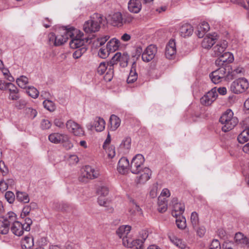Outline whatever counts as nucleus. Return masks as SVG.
<instances>
[{
    "label": "nucleus",
    "instance_id": "f257e3e1",
    "mask_svg": "<svg viewBox=\"0 0 249 249\" xmlns=\"http://www.w3.org/2000/svg\"><path fill=\"white\" fill-rule=\"evenodd\" d=\"M61 35L56 36L51 33L48 35V44L50 46H60L66 42L70 38V46L71 48L78 49L84 47L85 40L83 34L79 30L70 27L63 29Z\"/></svg>",
    "mask_w": 249,
    "mask_h": 249
},
{
    "label": "nucleus",
    "instance_id": "f03ea898",
    "mask_svg": "<svg viewBox=\"0 0 249 249\" xmlns=\"http://www.w3.org/2000/svg\"><path fill=\"white\" fill-rule=\"evenodd\" d=\"M219 122L223 125L222 127V131L228 132L237 125L238 120L237 117L233 116L232 111L228 109L220 117Z\"/></svg>",
    "mask_w": 249,
    "mask_h": 249
},
{
    "label": "nucleus",
    "instance_id": "7ed1b4c3",
    "mask_svg": "<svg viewBox=\"0 0 249 249\" xmlns=\"http://www.w3.org/2000/svg\"><path fill=\"white\" fill-rule=\"evenodd\" d=\"M103 17L99 14L95 13L89 20L86 21L83 25V29L87 33L97 32L100 28L102 22Z\"/></svg>",
    "mask_w": 249,
    "mask_h": 249
},
{
    "label": "nucleus",
    "instance_id": "20e7f679",
    "mask_svg": "<svg viewBox=\"0 0 249 249\" xmlns=\"http://www.w3.org/2000/svg\"><path fill=\"white\" fill-rule=\"evenodd\" d=\"M218 67V69L212 71L209 75L211 81L215 84L225 80L227 77L229 78L231 70V68L227 66L226 68L222 66Z\"/></svg>",
    "mask_w": 249,
    "mask_h": 249
},
{
    "label": "nucleus",
    "instance_id": "39448f33",
    "mask_svg": "<svg viewBox=\"0 0 249 249\" xmlns=\"http://www.w3.org/2000/svg\"><path fill=\"white\" fill-rule=\"evenodd\" d=\"M32 224V220L30 218H26L23 224L16 221L11 227V231L15 235L20 236L23 234L24 231H29L31 229V225Z\"/></svg>",
    "mask_w": 249,
    "mask_h": 249
},
{
    "label": "nucleus",
    "instance_id": "423d86ee",
    "mask_svg": "<svg viewBox=\"0 0 249 249\" xmlns=\"http://www.w3.org/2000/svg\"><path fill=\"white\" fill-rule=\"evenodd\" d=\"M249 87V83L245 78H238L232 82L231 90L235 94H239L245 91Z\"/></svg>",
    "mask_w": 249,
    "mask_h": 249
},
{
    "label": "nucleus",
    "instance_id": "0eeeda50",
    "mask_svg": "<svg viewBox=\"0 0 249 249\" xmlns=\"http://www.w3.org/2000/svg\"><path fill=\"white\" fill-rule=\"evenodd\" d=\"M144 160V157L142 154H138L135 155L132 158L131 162L130 169L131 173L134 174H138L141 170L144 168L142 166Z\"/></svg>",
    "mask_w": 249,
    "mask_h": 249
},
{
    "label": "nucleus",
    "instance_id": "6e6552de",
    "mask_svg": "<svg viewBox=\"0 0 249 249\" xmlns=\"http://www.w3.org/2000/svg\"><path fill=\"white\" fill-rule=\"evenodd\" d=\"M99 175V172L95 170L90 166H86L81 170L79 180L82 182H86L88 179H92L97 178Z\"/></svg>",
    "mask_w": 249,
    "mask_h": 249
},
{
    "label": "nucleus",
    "instance_id": "1a4fd4ad",
    "mask_svg": "<svg viewBox=\"0 0 249 249\" xmlns=\"http://www.w3.org/2000/svg\"><path fill=\"white\" fill-rule=\"evenodd\" d=\"M233 60V54L229 52H226L219 56V58L215 60V63L217 66H222L225 68L227 66L231 68L230 64L232 62Z\"/></svg>",
    "mask_w": 249,
    "mask_h": 249
},
{
    "label": "nucleus",
    "instance_id": "9d476101",
    "mask_svg": "<svg viewBox=\"0 0 249 249\" xmlns=\"http://www.w3.org/2000/svg\"><path fill=\"white\" fill-rule=\"evenodd\" d=\"M66 125L68 130L75 136H80L84 134V131L81 126L71 120L68 121Z\"/></svg>",
    "mask_w": 249,
    "mask_h": 249
},
{
    "label": "nucleus",
    "instance_id": "9b49d317",
    "mask_svg": "<svg viewBox=\"0 0 249 249\" xmlns=\"http://www.w3.org/2000/svg\"><path fill=\"white\" fill-rule=\"evenodd\" d=\"M217 95L216 89H212L201 97L200 99L201 103L205 106H210L216 100Z\"/></svg>",
    "mask_w": 249,
    "mask_h": 249
},
{
    "label": "nucleus",
    "instance_id": "f8f14e48",
    "mask_svg": "<svg viewBox=\"0 0 249 249\" xmlns=\"http://www.w3.org/2000/svg\"><path fill=\"white\" fill-rule=\"evenodd\" d=\"M173 208L172 214L173 216H177L178 215H182L185 210L184 203L178 202L177 198H173L171 200L170 204Z\"/></svg>",
    "mask_w": 249,
    "mask_h": 249
},
{
    "label": "nucleus",
    "instance_id": "ddd939ff",
    "mask_svg": "<svg viewBox=\"0 0 249 249\" xmlns=\"http://www.w3.org/2000/svg\"><path fill=\"white\" fill-rule=\"evenodd\" d=\"M138 174L139 175L135 179L136 183L137 184H144L150 179L151 171L148 167H144Z\"/></svg>",
    "mask_w": 249,
    "mask_h": 249
},
{
    "label": "nucleus",
    "instance_id": "4468645a",
    "mask_svg": "<svg viewBox=\"0 0 249 249\" xmlns=\"http://www.w3.org/2000/svg\"><path fill=\"white\" fill-rule=\"evenodd\" d=\"M106 19L107 22L113 26L121 27L123 25V17L120 12H116L110 15Z\"/></svg>",
    "mask_w": 249,
    "mask_h": 249
},
{
    "label": "nucleus",
    "instance_id": "2eb2a0df",
    "mask_svg": "<svg viewBox=\"0 0 249 249\" xmlns=\"http://www.w3.org/2000/svg\"><path fill=\"white\" fill-rule=\"evenodd\" d=\"M157 48L154 45L148 46L142 54V60L144 62H149L152 60L156 53Z\"/></svg>",
    "mask_w": 249,
    "mask_h": 249
},
{
    "label": "nucleus",
    "instance_id": "dca6fc26",
    "mask_svg": "<svg viewBox=\"0 0 249 249\" xmlns=\"http://www.w3.org/2000/svg\"><path fill=\"white\" fill-rule=\"evenodd\" d=\"M128 59L129 55L127 53L122 54L121 53H117L110 62H112L114 66L116 64L117 62L119 61L120 66L122 67H125L127 65Z\"/></svg>",
    "mask_w": 249,
    "mask_h": 249
},
{
    "label": "nucleus",
    "instance_id": "f3484780",
    "mask_svg": "<svg viewBox=\"0 0 249 249\" xmlns=\"http://www.w3.org/2000/svg\"><path fill=\"white\" fill-rule=\"evenodd\" d=\"M176 43L174 39L169 40L165 48V55L169 59H173L176 54Z\"/></svg>",
    "mask_w": 249,
    "mask_h": 249
},
{
    "label": "nucleus",
    "instance_id": "a211bd4d",
    "mask_svg": "<svg viewBox=\"0 0 249 249\" xmlns=\"http://www.w3.org/2000/svg\"><path fill=\"white\" fill-rule=\"evenodd\" d=\"M216 37L217 35L216 33L206 35L202 41V47L205 49L211 48L217 39Z\"/></svg>",
    "mask_w": 249,
    "mask_h": 249
},
{
    "label": "nucleus",
    "instance_id": "6ab92c4d",
    "mask_svg": "<svg viewBox=\"0 0 249 249\" xmlns=\"http://www.w3.org/2000/svg\"><path fill=\"white\" fill-rule=\"evenodd\" d=\"M7 92L9 100L18 101L20 98L19 89L13 83L7 90Z\"/></svg>",
    "mask_w": 249,
    "mask_h": 249
},
{
    "label": "nucleus",
    "instance_id": "aec40b11",
    "mask_svg": "<svg viewBox=\"0 0 249 249\" xmlns=\"http://www.w3.org/2000/svg\"><path fill=\"white\" fill-rule=\"evenodd\" d=\"M130 166L128 159L125 157H123L119 160L117 170L120 174H124L127 172Z\"/></svg>",
    "mask_w": 249,
    "mask_h": 249
},
{
    "label": "nucleus",
    "instance_id": "412c9836",
    "mask_svg": "<svg viewBox=\"0 0 249 249\" xmlns=\"http://www.w3.org/2000/svg\"><path fill=\"white\" fill-rule=\"evenodd\" d=\"M105 124V121L103 118L96 117L94 120L93 124H90V126H88V128L92 129V127H94L96 131L101 132L104 130Z\"/></svg>",
    "mask_w": 249,
    "mask_h": 249
},
{
    "label": "nucleus",
    "instance_id": "4be33fe9",
    "mask_svg": "<svg viewBox=\"0 0 249 249\" xmlns=\"http://www.w3.org/2000/svg\"><path fill=\"white\" fill-rule=\"evenodd\" d=\"M228 46V42L226 40H223L218 42L213 48L214 54L219 56L225 53V51Z\"/></svg>",
    "mask_w": 249,
    "mask_h": 249
},
{
    "label": "nucleus",
    "instance_id": "5701e85b",
    "mask_svg": "<svg viewBox=\"0 0 249 249\" xmlns=\"http://www.w3.org/2000/svg\"><path fill=\"white\" fill-rule=\"evenodd\" d=\"M49 140L52 143H60L65 141L67 139V135L59 133H53L49 135Z\"/></svg>",
    "mask_w": 249,
    "mask_h": 249
},
{
    "label": "nucleus",
    "instance_id": "b1692460",
    "mask_svg": "<svg viewBox=\"0 0 249 249\" xmlns=\"http://www.w3.org/2000/svg\"><path fill=\"white\" fill-rule=\"evenodd\" d=\"M141 8L142 4L140 0H130L128 3V9L132 13H138Z\"/></svg>",
    "mask_w": 249,
    "mask_h": 249
},
{
    "label": "nucleus",
    "instance_id": "393cba45",
    "mask_svg": "<svg viewBox=\"0 0 249 249\" xmlns=\"http://www.w3.org/2000/svg\"><path fill=\"white\" fill-rule=\"evenodd\" d=\"M210 29L209 24L205 21L201 22L197 28L196 34L199 38L203 37Z\"/></svg>",
    "mask_w": 249,
    "mask_h": 249
},
{
    "label": "nucleus",
    "instance_id": "a878e982",
    "mask_svg": "<svg viewBox=\"0 0 249 249\" xmlns=\"http://www.w3.org/2000/svg\"><path fill=\"white\" fill-rule=\"evenodd\" d=\"M193 31V28L190 24H183L179 29L181 36L184 37L191 36Z\"/></svg>",
    "mask_w": 249,
    "mask_h": 249
},
{
    "label": "nucleus",
    "instance_id": "bb28decb",
    "mask_svg": "<svg viewBox=\"0 0 249 249\" xmlns=\"http://www.w3.org/2000/svg\"><path fill=\"white\" fill-rule=\"evenodd\" d=\"M168 236L171 242L178 248L181 249L186 248L187 245L182 239H179L171 234H169Z\"/></svg>",
    "mask_w": 249,
    "mask_h": 249
},
{
    "label": "nucleus",
    "instance_id": "cd10ccee",
    "mask_svg": "<svg viewBox=\"0 0 249 249\" xmlns=\"http://www.w3.org/2000/svg\"><path fill=\"white\" fill-rule=\"evenodd\" d=\"M22 249H32L34 245L33 237L31 236H25L21 242Z\"/></svg>",
    "mask_w": 249,
    "mask_h": 249
},
{
    "label": "nucleus",
    "instance_id": "c85d7f7f",
    "mask_svg": "<svg viewBox=\"0 0 249 249\" xmlns=\"http://www.w3.org/2000/svg\"><path fill=\"white\" fill-rule=\"evenodd\" d=\"M234 240L237 244L242 246L249 245L248 238L241 232H238L235 234L234 236Z\"/></svg>",
    "mask_w": 249,
    "mask_h": 249
},
{
    "label": "nucleus",
    "instance_id": "c756f323",
    "mask_svg": "<svg viewBox=\"0 0 249 249\" xmlns=\"http://www.w3.org/2000/svg\"><path fill=\"white\" fill-rule=\"evenodd\" d=\"M136 63L134 62L132 65L130 70L129 74L127 79L128 83H133L136 81L138 78V74L136 72Z\"/></svg>",
    "mask_w": 249,
    "mask_h": 249
},
{
    "label": "nucleus",
    "instance_id": "7c9ffc66",
    "mask_svg": "<svg viewBox=\"0 0 249 249\" xmlns=\"http://www.w3.org/2000/svg\"><path fill=\"white\" fill-rule=\"evenodd\" d=\"M131 229V227L129 225H123L118 229L116 231V233L120 238L123 239L127 237Z\"/></svg>",
    "mask_w": 249,
    "mask_h": 249
},
{
    "label": "nucleus",
    "instance_id": "2f4dec72",
    "mask_svg": "<svg viewBox=\"0 0 249 249\" xmlns=\"http://www.w3.org/2000/svg\"><path fill=\"white\" fill-rule=\"evenodd\" d=\"M120 41L114 38L107 42V47L110 53H112L118 49Z\"/></svg>",
    "mask_w": 249,
    "mask_h": 249
},
{
    "label": "nucleus",
    "instance_id": "473e14b6",
    "mask_svg": "<svg viewBox=\"0 0 249 249\" xmlns=\"http://www.w3.org/2000/svg\"><path fill=\"white\" fill-rule=\"evenodd\" d=\"M109 122L110 124V129L114 131L120 126L121 123L120 119L115 115H111L110 117Z\"/></svg>",
    "mask_w": 249,
    "mask_h": 249
},
{
    "label": "nucleus",
    "instance_id": "72a5a7b5",
    "mask_svg": "<svg viewBox=\"0 0 249 249\" xmlns=\"http://www.w3.org/2000/svg\"><path fill=\"white\" fill-rule=\"evenodd\" d=\"M237 140L241 143H244L249 140V127L244 129L238 136Z\"/></svg>",
    "mask_w": 249,
    "mask_h": 249
},
{
    "label": "nucleus",
    "instance_id": "f704fd0d",
    "mask_svg": "<svg viewBox=\"0 0 249 249\" xmlns=\"http://www.w3.org/2000/svg\"><path fill=\"white\" fill-rule=\"evenodd\" d=\"M1 220H4L10 225L13 224L17 221V215L14 212H10L6 215L1 217Z\"/></svg>",
    "mask_w": 249,
    "mask_h": 249
},
{
    "label": "nucleus",
    "instance_id": "c9c22d12",
    "mask_svg": "<svg viewBox=\"0 0 249 249\" xmlns=\"http://www.w3.org/2000/svg\"><path fill=\"white\" fill-rule=\"evenodd\" d=\"M158 210L160 213H164L167 209V201L165 198H161L158 197Z\"/></svg>",
    "mask_w": 249,
    "mask_h": 249
},
{
    "label": "nucleus",
    "instance_id": "e433bc0d",
    "mask_svg": "<svg viewBox=\"0 0 249 249\" xmlns=\"http://www.w3.org/2000/svg\"><path fill=\"white\" fill-rule=\"evenodd\" d=\"M16 198L18 201L23 203H28L30 201L28 195L23 192L17 191L16 193Z\"/></svg>",
    "mask_w": 249,
    "mask_h": 249
},
{
    "label": "nucleus",
    "instance_id": "4c0bfd02",
    "mask_svg": "<svg viewBox=\"0 0 249 249\" xmlns=\"http://www.w3.org/2000/svg\"><path fill=\"white\" fill-rule=\"evenodd\" d=\"M176 217V223L178 228L183 230L186 227V218L182 215H178Z\"/></svg>",
    "mask_w": 249,
    "mask_h": 249
},
{
    "label": "nucleus",
    "instance_id": "58836bf2",
    "mask_svg": "<svg viewBox=\"0 0 249 249\" xmlns=\"http://www.w3.org/2000/svg\"><path fill=\"white\" fill-rule=\"evenodd\" d=\"M109 64L108 69L104 76V79L106 81H110L113 77L114 75V66L112 64V62H110Z\"/></svg>",
    "mask_w": 249,
    "mask_h": 249
},
{
    "label": "nucleus",
    "instance_id": "ea45409f",
    "mask_svg": "<svg viewBox=\"0 0 249 249\" xmlns=\"http://www.w3.org/2000/svg\"><path fill=\"white\" fill-rule=\"evenodd\" d=\"M16 82L18 85L21 88L26 89L27 85L29 83V80L26 76L21 75L17 79Z\"/></svg>",
    "mask_w": 249,
    "mask_h": 249
},
{
    "label": "nucleus",
    "instance_id": "a19ab883",
    "mask_svg": "<svg viewBox=\"0 0 249 249\" xmlns=\"http://www.w3.org/2000/svg\"><path fill=\"white\" fill-rule=\"evenodd\" d=\"M130 206L131 208L129 210V213L131 214H135L136 213L140 214H142L141 208L134 200L131 201Z\"/></svg>",
    "mask_w": 249,
    "mask_h": 249
},
{
    "label": "nucleus",
    "instance_id": "79ce46f5",
    "mask_svg": "<svg viewBox=\"0 0 249 249\" xmlns=\"http://www.w3.org/2000/svg\"><path fill=\"white\" fill-rule=\"evenodd\" d=\"M26 93L29 96L34 99L37 98L39 93L38 90L36 88L33 86L28 87L26 89Z\"/></svg>",
    "mask_w": 249,
    "mask_h": 249
},
{
    "label": "nucleus",
    "instance_id": "37998d69",
    "mask_svg": "<svg viewBox=\"0 0 249 249\" xmlns=\"http://www.w3.org/2000/svg\"><path fill=\"white\" fill-rule=\"evenodd\" d=\"M36 207L37 204L35 202H32L29 205L25 206L22 209L21 216H26L30 213L32 209H35Z\"/></svg>",
    "mask_w": 249,
    "mask_h": 249
},
{
    "label": "nucleus",
    "instance_id": "c03bdc74",
    "mask_svg": "<svg viewBox=\"0 0 249 249\" xmlns=\"http://www.w3.org/2000/svg\"><path fill=\"white\" fill-rule=\"evenodd\" d=\"M109 64H110V61L107 62H101L97 68V73L100 75L104 74L105 72L108 69Z\"/></svg>",
    "mask_w": 249,
    "mask_h": 249
},
{
    "label": "nucleus",
    "instance_id": "a18cd8bd",
    "mask_svg": "<svg viewBox=\"0 0 249 249\" xmlns=\"http://www.w3.org/2000/svg\"><path fill=\"white\" fill-rule=\"evenodd\" d=\"M10 224L3 220H0V233L2 234H7L9 231Z\"/></svg>",
    "mask_w": 249,
    "mask_h": 249
},
{
    "label": "nucleus",
    "instance_id": "49530a36",
    "mask_svg": "<svg viewBox=\"0 0 249 249\" xmlns=\"http://www.w3.org/2000/svg\"><path fill=\"white\" fill-rule=\"evenodd\" d=\"M43 105L46 109L50 112L53 111L55 109L54 103L51 100H45L43 102Z\"/></svg>",
    "mask_w": 249,
    "mask_h": 249
},
{
    "label": "nucleus",
    "instance_id": "de8ad7c7",
    "mask_svg": "<svg viewBox=\"0 0 249 249\" xmlns=\"http://www.w3.org/2000/svg\"><path fill=\"white\" fill-rule=\"evenodd\" d=\"M191 221L194 228H196L198 226L199 224L198 215L196 212L191 213Z\"/></svg>",
    "mask_w": 249,
    "mask_h": 249
},
{
    "label": "nucleus",
    "instance_id": "09e8293b",
    "mask_svg": "<svg viewBox=\"0 0 249 249\" xmlns=\"http://www.w3.org/2000/svg\"><path fill=\"white\" fill-rule=\"evenodd\" d=\"M87 49L86 47H82L78 48L72 54L73 57L74 59H78L80 58L84 53L86 52Z\"/></svg>",
    "mask_w": 249,
    "mask_h": 249
},
{
    "label": "nucleus",
    "instance_id": "8fccbe9b",
    "mask_svg": "<svg viewBox=\"0 0 249 249\" xmlns=\"http://www.w3.org/2000/svg\"><path fill=\"white\" fill-rule=\"evenodd\" d=\"M25 113L29 118L34 119L36 116L37 112L32 107H27L25 109Z\"/></svg>",
    "mask_w": 249,
    "mask_h": 249
},
{
    "label": "nucleus",
    "instance_id": "3c124183",
    "mask_svg": "<svg viewBox=\"0 0 249 249\" xmlns=\"http://www.w3.org/2000/svg\"><path fill=\"white\" fill-rule=\"evenodd\" d=\"M132 249H143V241L139 239L134 240L132 242Z\"/></svg>",
    "mask_w": 249,
    "mask_h": 249
},
{
    "label": "nucleus",
    "instance_id": "603ef678",
    "mask_svg": "<svg viewBox=\"0 0 249 249\" xmlns=\"http://www.w3.org/2000/svg\"><path fill=\"white\" fill-rule=\"evenodd\" d=\"M110 53V52L109 51L107 47L106 48L102 47L99 50L98 55L100 57L104 59L107 58Z\"/></svg>",
    "mask_w": 249,
    "mask_h": 249
},
{
    "label": "nucleus",
    "instance_id": "864d4df0",
    "mask_svg": "<svg viewBox=\"0 0 249 249\" xmlns=\"http://www.w3.org/2000/svg\"><path fill=\"white\" fill-rule=\"evenodd\" d=\"M131 139L129 137H126L124 138L122 141L121 146L124 148L126 150L130 149L131 147Z\"/></svg>",
    "mask_w": 249,
    "mask_h": 249
},
{
    "label": "nucleus",
    "instance_id": "5fc2aeb1",
    "mask_svg": "<svg viewBox=\"0 0 249 249\" xmlns=\"http://www.w3.org/2000/svg\"><path fill=\"white\" fill-rule=\"evenodd\" d=\"M97 193L99 196H105L108 194V189L105 186H101L97 190Z\"/></svg>",
    "mask_w": 249,
    "mask_h": 249
},
{
    "label": "nucleus",
    "instance_id": "6e6d98bb",
    "mask_svg": "<svg viewBox=\"0 0 249 249\" xmlns=\"http://www.w3.org/2000/svg\"><path fill=\"white\" fill-rule=\"evenodd\" d=\"M52 125L51 122L46 119H43L40 123V126L42 129L45 130L49 129Z\"/></svg>",
    "mask_w": 249,
    "mask_h": 249
},
{
    "label": "nucleus",
    "instance_id": "4d7b16f0",
    "mask_svg": "<svg viewBox=\"0 0 249 249\" xmlns=\"http://www.w3.org/2000/svg\"><path fill=\"white\" fill-rule=\"evenodd\" d=\"M158 189V184L157 183L154 184L150 189L149 195L152 198H155L157 196Z\"/></svg>",
    "mask_w": 249,
    "mask_h": 249
},
{
    "label": "nucleus",
    "instance_id": "13d9d810",
    "mask_svg": "<svg viewBox=\"0 0 249 249\" xmlns=\"http://www.w3.org/2000/svg\"><path fill=\"white\" fill-rule=\"evenodd\" d=\"M12 84L11 82H7L4 80H0V90L7 91Z\"/></svg>",
    "mask_w": 249,
    "mask_h": 249
},
{
    "label": "nucleus",
    "instance_id": "bf43d9fd",
    "mask_svg": "<svg viewBox=\"0 0 249 249\" xmlns=\"http://www.w3.org/2000/svg\"><path fill=\"white\" fill-rule=\"evenodd\" d=\"M5 197L7 202L9 203H13L15 200V196L13 192L11 191H8L5 194Z\"/></svg>",
    "mask_w": 249,
    "mask_h": 249
},
{
    "label": "nucleus",
    "instance_id": "052dcab7",
    "mask_svg": "<svg viewBox=\"0 0 249 249\" xmlns=\"http://www.w3.org/2000/svg\"><path fill=\"white\" fill-rule=\"evenodd\" d=\"M17 102L15 104V107L19 109H21L23 108L27 104V102L26 100L23 99H18V100L16 101Z\"/></svg>",
    "mask_w": 249,
    "mask_h": 249
},
{
    "label": "nucleus",
    "instance_id": "680f3d73",
    "mask_svg": "<svg viewBox=\"0 0 249 249\" xmlns=\"http://www.w3.org/2000/svg\"><path fill=\"white\" fill-rule=\"evenodd\" d=\"M133 240V239L128 237L127 236V237L122 239L123 244L124 246L129 248L132 247V242Z\"/></svg>",
    "mask_w": 249,
    "mask_h": 249
},
{
    "label": "nucleus",
    "instance_id": "e2e57ef3",
    "mask_svg": "<svg viewBox=\"0 0 249 249\" xmlns=\"http://www.w3.org/2000/svg\"><path fill=\"white\" fill-rule=\"evenodd\" d=\"M107 154V156L109 158L112 159L115 156V147L113 146H111L108 148L106 147L105 149Z\"/></svg>",
    "mask_w": 249,
    "mask_h": 249
},
{
    "label": "nucleus",
    "instance_id": "0e129e2a",
    "mask_svg": "<svg viewBox=\"0 0 249 249\" xmlns=\"http://www.w3.org/2000/svg\"><path fill=\"white\" fill-rule=\"evenodd\" d=\"M209 249H221L220 243L218 240H213L210 245Z\"/></svg>",
    "mask_w": 249,
    "mask_h": 249
},
{
    "label": "nucleus",
    "instance_id": "69168bd1",
    "mask_svg": "<svg viewBox=\"0 0 249 249\" xmlns=\"http://www.w3.org/2000/svg\"><path fill=\"white\" fill-rule=\"evenodd\" d=\"M98 202L100 206L106 207H109V203L103 196H99L98 199Z\"/></svg>",
    "mask_w": 249,
    "mask_h": 249
},
{
    "label": "nucleus",
    "instance_id": "338daca9",
    "mask_svg": "<svg viewBox=\"0 0 249 249\" xmlns=\"http://www.w3.org/2000/svg\"><path fill=\"white\" fill-rule=\"evenodd\" d=\"M109 36H106L103 37L98 38L96 41V45H99L100 46L103 45L107 42V41L109 39Z\"/></svg>",
    "mask_w": 249,
    "mask_h": 249
},
{
    "label": "nucleus",
    "instance_id": "774afa93",
    "mask_svg": "<svg viewBox=\"0 0 249 249\" xmlns=\"http://www.w3.org/2000/svg\"><path fill=\"white\" fill-rule=\"evenodd\" d=\"M196 230L197 234L200 237H203L206 232V230L204 227L200 226L198 228L197 227L196 228H195Z\"/></svg>",
    "mask_w": 249,
    "mask_h": 249
}]
</instances>
